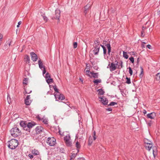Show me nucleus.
I'll return each instance as SVG.
<instances>
[{"label": "nucleus", "mask_w": 160, "mask_h": 160, "mask_svg": "<svg viewBox=\"0 0 160 160\" xmlns=\"http://www.w3.org/2000/svg\"><path fill=\"white\" fill-rule=\"evenodd\" d=\"M100 42L97 40L94 41L93 45V52L95 55H97L98 54L99 51L100 47L99 46Z\"/></svg>", "instance_id": "obj_1"}, {"label": "nucleus", "mask_w": 160, "mask_h": 160, "mask_svg": "<svg viewBox=\"0 0 160 160\" xmlns=\"http://www.w3.org/2000/svg\"><path fill=\"white\" fill-rule=\"evenodd\" d=\"M8 147L13 150L16 148L18 144V141L16 139H12L8 142Z\"/></svg>", "instance_id": "obj_2"}, {"label": "nucleus", "mask_w": 160, "mask_h": 160, "mask_svg": "<svg viewBox=\"0 0 160 160\" xmlns=\"http://www.w3.org/2000/svg\"><path fill=\"white\" fill-rule=\"evenodd\" d=\"M11 135L14 138L17 137L21 134V131L17 127L12 128L10 130Z\"/></svg>", "instance_id": "obj_3"}, {"label": "nucleus", "mask_w": 160, "mask_h": 160, "mask_svg": "<svg viewBox=\"0 0 160 160\" xmlns=\"http://www.w3.org/2000/svg\"><path fill=\"white\" fill-rule=\"evenodd\" d=\"M47 143L50 146H54L56 143V139L53 137H49L48 138Z\"/></svg>", "instance_id": "obj_4"}, {"label": "nucleus", "mask_w": 160, "mask_h": 160, "mask_svg": "<svg viewBox=\"0 0 160 160\" xmlns=\"http://www.w3.org/2000/svg\"><path fill=\"white\" fill-rule=\"evenodd\" d=\"M39 68L42 71V74L44 75L46 73L45 66L43 65L42 61L39 60L38 61Z\"/></svg>", "instance_id": "obj_5"}, {"label": "nucleus", "mask_w": 160, "mask_h": 160, "mask_svg": "<svg viewBox=\"0 0 160 160\" xmlns=\"http://www.w3.org/2000/svg\"><path fill=\"white\" fill-rule=\"evenodd\" d=\"M54 96L56 101L62 100L65 98L64 97L63 94H60V93L55 94Z\"/></svg>", "instance_id": "obj_6"}, {"label": "nucleus", "mask_w": 160, "mask_h": 160, "mask_svg": "<svg viewBox=\"0 0 160 160\" xmlns=\"http://www.w3.org/2000/svg\"><path fill=\"white\" fill-rule=\"evenodd\" d=\"M98 98L101 99L100 101L103 105H108V100L105 97L103 96L102 97L100 96L98 97Z\"/></svg>", "instance_id": "obj_7"}, {"label": "nucleus", "mask_w": 160, "mask_h": 160, "mask_svg": "<svg viewBox=\"0 0 160 160\" xmlns=\"http://www.w3.org/2000/svg\"><path fill=\"white\" fill-rule=\"evenodd\" d=\"M45 130L41 126H38L35 128V130L37 133H41L42 132H45Z\"/></svg>", "instance_id": "obj_8"}, {"label": "nucleus", "mask_w": 160, "mask_h": 160, "mask_svg": "<svg viewBox=\"0 0 160 160\" xmlns=\"http://www.w3.org/2000/svg\"><path fill=\"white\" fill-rule=\"evenodd\" d=\"M55 17L54 18L56 19H57L59 21V18L60 16V11L59 9H56L55 11Z\"/></svg>", "instance_id": "obj_9"}, {"label": "nucleus", "mask_w": 160, "mask_h": 160, "mask_svg": "<svg viewBox=\"0 0 160 160\" xmlns=\"http://www.w3.org/2000/svg\"><path fill=\"white\" fill-rule=\"evenodd\" d=\"M30 55L31 56V58L32 60L34 61H36L38 59V57L36 54L34 52H31L30 53Z\"/></svg>", "instance_id": "obj_10"}, {"label": "nucleus", "mask_w": 160, "mask_h": 160, "mask_svg": "<svg viewBox=\"0 0 160 160\" xmlns=\"http://www.w3.org/2000/svg\"><path fill=\"white\" fill-rule=\"evenodd\" d=\"M12 42V41L11 39H9L8 41L6 42V44L5 45L4 47H6L5 48V49H7L8 48V47H10L11 46V43Z\"/></svg>", "instance_id": "obj_11"}, {"label": "nucleus", "mask_w": 160, "mask_h": 160, "mask_svg": "<svg viewBox=\"0 0 160 160\" xmlns=\"http://www.w3.org/2000/svg\"><path fill=\"white\" fill-rule=\"evenodd\" d=\"M156 113L154 112H151L147 114V116L148 118L153 119L156 116Z\"/></svg>", "instance_id": "obj_12"}, {"label": "nucleus", "mask_w": 160, "mask_h": 160, "mask_svg": "<svg viewBox=\"0 0 160 160\" xmlns=\"http://www.w3.org/2000/svg\"><path fill=\"white\" fill-rule=\"evenodd\" d=\"M115 64L112 62L111 64V65L110 66L109 68L110 71L112 72L116 70V67Z\"/></svg>", "instance_id": "obj_13"}, {"label": "nucleus", "mask_w": 160, "mask_h": 160, "mask_svg": "<svg viewBox=\"0 0 160 160\" xmlns=\"http://www.w3.org/2000/svg\"><path fill=\"white\" fill-rule=\"evenodd\" d=\"M108 49V54L110 56L111 48L110 43H108L105 45Z\"/></svg>", "instance_id": "obj_14"}, {"label": "nucleus", "mask_w": 160, "mask_h": 160, "mask_svg": "<svg viewBox=\"0 0 160 160\" xmlns=\"http://www.w3.org/2000/svg\"><path fill=\"white\" fill-rule=\"evenodd\" d=\"M36 124L35 122H28V123H27V125L29 127V128L30 129L34 126H35Z\"/></svg>", "instance_id": "obj_15"}, {"label": "nucleus", "mask_w": 160, "mask_h": 160, "mask_svg": "<svg viewBox=\"0 0 160 160\" xmlns=\"http://www.w3.org/2000/svg\"><path fill=\"white\" fill-rule=\"evenodd\" d=\"M32 153L33 154L34 156L40 155L39 152L38 150L36 149L32 150Z\"/></svg>", "instance_id": "obj_16"}, {"label": "nucleus", "mask_w": 160, "mask_h": 160, "mask_svg": "<svg viewBox=\"0 0 160 160\" xmlns=\"http://www.w3.org/2000/svg\"><path fill=\"white\" fill-rule=\"evenodd\" d=\"M42 122L45 124H47L48 123V119L45 117L43 116L42 118Z\"/></svg>", "instance_id": "obj_17"}, {"label": "nucleus", "mask_w": 160, "mask_h": 160, "mask_svg": "<svg viewBox=\"0 0 160 160\" xmlns=\"http://www.w3.org/2000/svg\"><path fill=\"white\" fill-rule=\"evenodd\" d=\"M152 147V144L148 142L146 145V148L148 151H150Z\"/></svg>", "instance_id": "obj_18"}, {"label": "nucleus", "mask_w": 160, "mask_h": 160, "mask_svg": "<svg viewBox=\"0 0 160 160\" xmlns=\"http://www.w3.org/2000/svg\"><path fill=\"white\" fill-rule=\"evenodd\" d=\"M65 143L67 146L71 147L72 146V143L70 140H69L65 141Z\"/></svg>", "instance_id": "obj_19"}, {"label": "nucleus", "mask_w": 160, "mask_h": 160, "mask_svg": "<svg viewBox=\"0 0 160 160\" xmlns=\"http://www.w3.org/2000/svg\"><path fill=\"white\" fill-rule=\"evenodd\" d=\"M27 123L26 122L24 121H22L20 122V126L22 127L23 128L24 127H25L27 126Z\"/></svg>", "instance_id": "obj_20"}, {"label": "nucleus", "mask_w": 160, "mask_h": 160, "mask_svg": "<svg viewBox=\"0 0 160 160\" xmlns=\"http://www.w3.org/2000/svg\"><path fill=\"white\" fill-rule=\"evenodd\" d=\"M97 91L98 92V94L99 95H102L105 93L104 91L102 89H98Z\"/></svg>", "instance_id": "obj_21"}, {"label": "nucleus", "mask_w": 160, "mask_h": 160, "mask_svg": "<svg viewBox=\"0 0 160 160\" xmlns=\"http://www.w3.org/2000/svg\"><path fill=\"white\" fill-rule=\"evenodd\" d=\"M93 78H98V73H94L93 72H90Z\"/></svg>", "instance_id": "obj_22"}, {"label": "nucleus", "mask_w": 160, "mask_h": 160, "mask_svg": "<svg viewBox=\"0 0 160 160\" xmlns=\"http://www.w3.org/2000/svg\"><path fill=\"white\" fill-rule=\"evenodd\" d=\"M33 160H41L40 154L34 156Z\"/></svg>", "instance_id": "obj_23"}, {"label": "nucleus", "mask_w": 160, "mask_h": 160, "mask_svg": "<svg viewBox=\"0 0 160 160\" xmlns=\"http://www.w3.org/2000/svg\"><path fill=\"white\" fill-rule=\"evenodd\" d=\"M64 141L67 140H71V138L69 134H68L64 137Z\"/></svg>", "instance_id": "obj_24"}, {"label": "nucleus", "mask_w": 160, "mask_h": 160, "mask_svg": "<svg viewBox=\"0 0 160 160\" xmlns=\"http://www.w3.org/2000/svg\"><path fill=\"white\" fill-rule=\"evenodd\" d=\"M47 82L48 83V84L51 83L53 82V80L52 78H48V79L46 80Z\"/></svg>", "instance_id": "obj_25"}, {"label": "nucleus", "mask_w": 160, "mask_h": 160, "mask_svg": "<svg viewBox=\"0 0 160 160\" xmlns=\"http://www.w3.org/2000/svg\"><path fill=\"white\" fill-rule=\"evenodd\" d=\"M90 6L89 5H87L84 7V13L86 14L87 12V10H88V9L90 7Z\"/></svg>", "instance_id": "obj_26"}, {"label": "nucleus", "mask_w": 160, "mask_h": 160, "mask_svg": "<svg viewBox=\"0 0 160 160\" xmlns=\"http://www.w3.org/2000/svg\"><path fill=\"white\" fill-rule=\"evenodd\" d=\"M101 82V79H94L93 81V82L96 84H98V83Z\"/></svg>", "instance_id": "obj_27"}, {"label": "nucleus", "mask_w": 160, "mask_h": 160, "mask_svg": "<svg viewBox=\"0 0 160 160\" xmlns=\"http://www.w3.org/2000/svg\"><path fill=\"white\" fill-rule=\"evenodd\" d=\"M31 102V101L30 100H26V99L25 100V103L27 105H30Z\"/></svg>", "instance_id": "obj_28"}, {"label": "nucleus", "mask_w": 160, "mask_h": 160, "mask_svg": "<svg viewBox=\"0 0 160 160\" xmlns=\"http://www.w3.org/2000/svg\"><path fill=\"white\" fill-rule=\"evenodd\" d=\"M123 57L125 59H128V55L127 54V52H125V51H123Z\"/></svg>", "instance_id": "obj_29"}, {"label": "nucleus", "mask_w": 160, "mask_h": 160, "mask_svg": "<svg viewBox=\"0 0 160 160\" xmlns=\"http://www.w3.org/2000/svg\"><path fill=\"white\" fill-rule=\"evenodd\" d=\"M30 58L29 56H26V58H25V61L27 63H28L29 62Z\"/></svg>", "instance_id": "obj_30"}, {"label": "nucleus", "mask_w": 160, "mask_h": 160, "mask_svg": "<svg viewBox=\"0 0 160 160\" xmlns=\"http://www.w3.org/2000/svg\"><path fill=\"white\" fill-rule=\"evenodd\" d=\"M7 100L9 104L11 103V99L10 98V95L8 94Z\"/></svg>", "instance_id": "obj_31"}, {"label": "nucleus", "mask_w": 160, "mask_h": 160, "mask_svg": "<svg viewBox=\"0 0 160 160\" xmlns=\"http://www.w3.org/2000/svg\"><path fill=\"white\" fill-rule=\"evenodd\" d=\"M28 80V78H24L23 80V84L27 85V82Z\"/></svg>", "instance_id": "obj_32"}, {"label": "nucleus", "mask_w": 160, "mask_h": 160, "mask_svg": "<svg viewBox=\"0 0 160 160\" xmlns=\"http://www.w3.org/2000/svg\"><path fill=\"white\" fill-rule=\"evenodd\" d=\"M76 147L77 148H80L81 147L80 143L78 141H77L76 142Z\"/></svg>", "instance_id": "obj_33"}, {"label": "nucleus", "mask_w": 160, "mask_h": 160, "mask_svg": "<svg viewBox=\"0 0 160 160\" xmlns=\"http://www.w3.org/2000/svg\"><path fill=\"white\" fill-rule=\"evenodd\" d=\"M156 78L157 80H160V73H158L156 75Z\"/></svg>", "instance_id": "obj_34"}, {"label": "nucleus", "mask_w": 160, "mask_h": 160, "mask_svg": "<svg viewBox=\"0 0 160 160\" xmlns=\"http://www.w3.org/2000/svg\"><path fill=\"white\" fill-rule=\"evenodd\" d=\"M127 80L126 83L128 84H129L131 83V80L130 78L128 77L126 78Z\"/></svg>", "instance_id": "obj_35"}, {"label": "nucleus", "mask_w": 160, "mask_h": 160, "mask_svg": "<svg viewBox=\"0 0 160 160\" xmlns=\"http://www.w3.org/2000/svg\"><path fill=\"white\" fill-rule=\"evenodd\" d=\"M23 129L26 131H28L29 132H30V128H29V127L27 126H26L25 127L23 128Z\"/></svg>", "instance_id": "obj_36"}, {"label": "nucleus", "mask_w": 160, "mask_h": 160, "mask_svg": "<svg viewBox=\"0 0 160 160\" xmlns=\"http://www.w3.org/2000/svg\"><path fill=\"white\" fill-rule=\"evenodd\" d=\"M45 77L46 80V79H48V78H51V76H50V74H49V73L48 72H47L45 75Z\"/></svg>", "instance_id": "obj_37"}, {"label": "nucleus", "mask_w": 160, "mask_h": 160, "mask_svg": "<svg viewBox=\"0 0 160 160\" xmlns=\"http://www.w3.org/2000/svg\"><path fill=\"white\" fill-rule=\"evenodd\" d=\"M117 103L115 102H112L109 104L108 106H114L115 105H117Z\"/></svg>", "instance_id": "obj_38"}, {"label": "nucleus", "mask_w": 160, "mask_h": 160, "mask_svg": "<svg viewBox=\"0 0 160 160\" xmlns=\"http://www.w3.org/2000/svg\"><path fill=\"white\" fill-rule=\"evenodd\" d=\"M128 69H129V73L130 75L131 76L132 75V73H133V71H132V68L130 67H129L128 68Z\"/></svg>", "instance_id": "obj_39"}, {"label": "nucleus", "mask_w": 160, "mask_h": 160, "mask_svg": "<svg viewBox=\"0 0 160 160\" xmlns=\"http://www.w3.org/2000/svg\"><path fill=\"white\" fill-rule=\"evenodd\" d=\"M24 90L25 92L27 94H29L30 93L32 92V90H31L30 91L28 90V89H27L26 88H24Z\"/></svg>", "instance_id": "obj_40"}, {"label": "nucleus", "mask_w": 160, "mask_h": 160, "mask_svg": "<svg viewBox=\"0 0 160 160\" xmlns=\"http://www.w3.org/2000/svg\"><path fill=\"white\" fill-rule=\"evenodd\" d=\"M53 89L54 90V91H55V92L58 93V89L57 88L56 86H54L53 87Z\"/></svg>", "instance_id": "obj_41"}, {"label": "nucleus", "mask_w": 160, "mask_h": 160, "mask_svg": "<svg viewBox=\"0 0 160 160\" xmlns=\"http://www.w3.org/2000/svg\"><path fill=\"white\" fill-rule=\"evenodd\" d=\"M129 59L132 63H134V58L133 57H131L130 58H129Z\"/></svg>", "instance_id": "obj_42"}, {"label": "nucleus", "mask_w": 160, "mask_h": 160, "mask_svg": "<svg viewBox=\"0 0 160 160\" xmlns=\"http://www.w3.org/2000/svg\"><path fill=\"white\" fill-rule=\"evenodd\" d=\"M140 68L141 69V72L139 75V76L140 77H142V76L141 77V76L142 74H143V69L142 67H140Z\"/></svg>", "instance_id": "obj_43"}, {"label": "nucleus", "mask_w": 160, "mask_h": 160, "mask_svg": "<svg viewBox=\"0 0 160 160\" xmlns=\"http://www.w3.org/2000/svg\"><path fill=\"white\" fill-rule=\"evenodd\" d=\"M85 71H86V72H87V74L88 75V76L89 77H90V72H90L89 70H86V68L85 69Z\"/></svg>", "instance_id": "obj_44"}, {"label": "nucleus", "mask_w": 160, "mask_h": 160, "mask_svg": "<svg viewBox=\"0 0 160 160\" xmlns=\"http://www.w3.org/2000/svg\"><path fill=\"white\" fill-rule=\"evenodd\" d=\"M28 157L30 159L33 158V159L34 158V156L32 154H29L28 155Z\"/></svg>", "instance_id": "obj_45"}, {"label": "nucleus", "mask_w": 160, "mask_h": 160, "mask_svg": "<svg viewBox=\"0 0 160 160\" xmlns=\"http://www.w3.org/2000/svg\"><path fill=\"white\" fill-rule=\"evenodd\" d=\"M95 136H96V132L95 131H94L93 132V139L94 140H95L96 139Z\"/></svg>", "instance_id": "obj_46"}, {"label": "nucleus", "mask_w": 160, "mask_h": 160, "mask_svg": "<svg viewBox=\"0 0 160 160\" xmlns=\"http://www.w3.org/2000/svg\"><path fill=\"white\" fill-rule=\"evenodd\" d=\"M36 118H37L39 120H42V118H41V117L40 116V115H38L37 116H36Z\"/></svg>", "instance_id": "obj_47"}, {"label": "nucleus", "mask_w": 160, "mask_h": 160, "mask_svg": "<svg viewBox=\"0 0 160 160\" xmlns=\"http://www.w3.org/2000/svg\"><path fill=\"white\" fill-rule=\"evenodd\" d=\"M77 43L76 42H74L73 44V48H75L77 47Z\"/></svg>", "instance_id": "obj_48"}, {"label": "nucleus", "mask_w": 160, "mask_h": 160, "mask_svg": "<svg viewBox=\"0 0 160 160\" xmlns=\"http://www.w3.org/2000/svg\"><path fill=\"white\" fill-rule=\"evenodd\" d=\"M103 54H104V55H105L106 53V51H107L106 48H104L103 49Z\"/></svg>", "instance_id": "obj_49"}, {"label": "nucleus", "mask_w": 160, "mask_h": 160, "mask_svg": "<svg viewBox=\"0 0 160 160\" xmlns=\"http://www.w3.org/2000/svg\"><path fill=\"white\" fill-rule=\"evenodd\" d=\"M92 140L91 139V140H90V139H89V140H88V145H91L92 143Z\"/></svg>", "instance_id": "obj_50"}, {"label": "nucleus", "mask_w": 160, "mask_h": 160, "mask_svg": "<svg viewBox=\"0 0 160 160\" xmlns=\"http://www.w3.org/2000/svg\"><path fill=\"white\" fill-rule=\"evenodd\" d=\"M30 95H28L27 96L26 98L25 99H26V100H30Z\"/></svg>", "instance_id": "obj_51"}, {"label": "nucleus", "mask_w": 160, "mask_h": 160, "mask_svg": "<svg viewBox=\"0 0 160 160\" xmlns=\"http://www.w3.org/2000/svg\"><path fill=\"white\" fill-rule=\"evenodd\" d=\"M119 65L118 66V67H119V66H121V68H122V61H121L120 62V63H119Z\"/></svg>", "instance_id": "obj_52"}, {"label": "nucleus", "mask_w": 160, "mask_h": 160, "mask_svg": "<svg viewBox=\"0 0 160 160\" xmlns=\"http://www.w3.org/2000/svg\"><path fill=\"white\" fill-rule=\"evenodd\" d=\"M147 47L148 49H151L152 48L150 44H148Z\"/></svg>", "instance_id": "obj_53"}, {"label": "nucleus", "mask_w": 160, "mask_h": 160, "mask_svg": "<svg viewBox=\"0 0 160 160\" xmlns=\"http://www.w3.org/2000/svg\"><path fill=\"white\" fill-rule=\"evenodd\" d=\"M2 38H3L2 35L1 34H0V42H1V41H2Z\"/></svg>", "instance_id": "obj_54"}, {"label": "nucleus", "mask_w": 160, "mask_h": 160, "mask_svg": "<svg viewBox=\"0 0 160 160\" xmlns=\"http://www.w3.org/2000/svg\"><path fill=\"white\" fill-rule=\"evenodd\" d=\"M106 110L108 111H112V109L111 108H107L106 109Z\"/></svg>", "instance_id": "obj_55"}, {"label": "nucleus", "mask_w": 160, "mask_h": 160, "mask_svg": "<svg viewBox=\"0 0 160 160\" xmlns=\"http://www.w3.org/2000/svg\"><path fill=\"white\" fill-rule=\"evenodd\" d=\"M22 22L20 21H19L18 23V25H17V27L18 28L19 26V25L21 24Z\"/></svg>", "instance_id": "obj_56"}, {"label": "nucleus", "mask_w": 160, "mask_h": 160, "mask_svg": "<svg viewBox=\"0 0 160 160\" xmlns=\"http://www.w3.org/2000/svg\"><path fill=\"white\" fill-rule=\"evenodd\" d=\"M43 19L45 21H47L48 20V18H47L45 16H43Z\"/></svg>", "instance_id": "obj_57"}, {"label": "nucleus", "mask_w": 160, "mask_h": 160, "mask_svg": "<svg viewBox=\"0 0 160 160\" xmlns=\"http://www.w3.org/2000/svg\"><path fill=\"white\" fill-rule=\"evenodd\" d=\"M78 160H85L84 158H79L78 159Z\"/></svg>", "instance_id": "obj_58"}, {"label": "nucleus", "mask_w": 160, "mask_h": 160, "mask_svg": "<svg viewBox=\"0 0 160 160\" xmlns=\"http://www.w3.org/2000/svg\"><path fill=\"white\" fill-rule=\"evenodd\" d=\"M143 113L145 114L147 113V111L145 110H144L143 111Z\"/></svg>", "instance_id": "obj_59"}, {"label": "nucleus", "mask_w": 160, "mask_h": 160, "mask_svg": "<svg viewBox=\"0 0 160 160\" xmlns=\"http://www.w3.org/2000/svg\"><path fill=\"white\" fill-rule=\"evenodd\" d=\"M157 14L158 15L160 16V10L158 12Z\"/></svg>", "instance_id": "obj_60"}, {"label": "nucleus", "mask_w": 160, "mask_h": 160, "mask_svg": "<svg viewBox=\"0 0 160 160\" xmlns=\"http://www.w3.org/2000/svg\"><path fill=\"white\" fill-rule=\"evenodd\" d=\"M115 64L116 65H117L118 63V61L116 60L115 61Z\"/></svg>", "instance_id": "obj_61"}, {"label": "nucleus", "mask_w": 160, "mask_h": 160, "mask_svg": "<svg viewBox=\"0 0 160 160\" xmlns=\"http://www.w3.org/2000/svg\"><path fill=\"white\" fill-rule=\"evenodd\" d=\"M120 92H121V93L122 94V95H123L122 93H123V92L122 91V89H120Z\"/></svg>", "instance_id": "obj_62"}, {"label": "nucleus", "mask_w": 160, "mask_h": 160, "mask_svg": "<svg viewBox=\"0 0 160 160\" xmlns=\"http://www.w3.org/2000/svg\"><path fill=\"white\" fill-rule=\"evenodd\" d=\"M79 80H80V81L82 82V83H83V79L82 78H79Z\"/></svg>", "instance_id": "obj_63"}, {"label": "nucleus", "mask_w": 160, "mask_h": 160, "mask_svg": "<svg viewBox=\"0 0 160 160\" xmlns=\"http://www.w3.org/2000/svg\"><path fill=\"white\" fill-rule=\"evenodd\" d=\"M100 46H101L102 48V49H103V48H105V47H104V46L103 45H100Z\"/></svg>", "instance_id": "obj_64"}]
</instances>
